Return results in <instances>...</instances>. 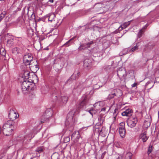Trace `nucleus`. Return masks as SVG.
Returning a JSON list of instances; mask_svg holds the SVG:
<instances>
[{
  "label": "nucleus",
  "instance_id": "obj_26",
  "mask_svg": "<svg viewBox=\"0 0 159 159\" xmlns=\"http://www.w3.org/2000/svg\"><path fill=\"white\" fill-rule=\"evenodd\" d=\"M138 46L137 44L135 46L133 47L130 50L129 52H133L135 50L138 49Z\"/></svg>",
  "mask_w": 159,
  "mask_h": 159
},
{
  "label": "nucleus",
  "instance_id": "obj_24",
  "mask_svg": "<svg viewBox=\"0 0 159 159\" xmlns=\"http://www.w3.org/2000/svg\"><path fill=\"white\" fill-rule=\"evenodd\" d=\"M68 100V98L66 96H63L61 97V101L64 104H66Z\"/></svg>",
  "mask_w": 159,
  "mask_h": 159
},
{
  "label": "nucleus",
  "instance_id": "obj_56",
  "mask_svg": "<svg viewBox=\"0 0 159 159\" xmlns=\"http://www.w3.org/2000/svg\"><path fill=\"white\" fill-rule=\"evenodd\" d=\"M109 111V109H108V110H107V111Z\"/></svg>",
  "mask_w": 159,
  "mask_h": 159
},
{
  "label": "nucleus",
  "instance_id": "obj_44",
  "mask_svg": "<svg viewBox=\"0 0 159 159\" xmlns=\"http://www.w3.org/2000/svg\"><path fill=\"white\" fill-rule=\"evenodd\" d=\"M48 2H53V0H49Z\"/></svg>",
  "mask_w": 159,
  "mask_h": 159
},
{
  "label": "nucleus",
  "instance_id": "obj_22",
  "mask_svg": "<svg viewBox=\"0 0 159 159\" xmlns=\"http://www.w3.org/2000/svg\"><path fill=\"white\" fill-rule=\"evenodd\" d=\"M6 53V52L5 49L1 47L0 48V55L2 56H5Z\"/></svg>",
  "mask_w": 159,
  "mask_h": 159
},
{
  "label": "nucleus",
  "instance_id": "obj_7",
  "mask_svg": "<svg viewBox=\"0 0 159 159\" xmlns=\"http://www.w3.org/2000/svg\"><path fill=\"white\" fill-rule=\"evenodd\" d=\"M138 120L136 117L130 118L128 119L127 121L128 126L130 128L135 127L137 123Z\"/></svg>",
  "mask_w": 159,
  "mask_h": 159
},
{
  "label": "nucleus",
  "instance_id": "obj_39",
  "mask_svg": "<svg viewBox=\"0 0 159 159\" xmlns=\"http://www.w3.org/2000/svg\"><path fill=\"white\" fill-rule=\"evenodd\" d=\"M107 108L106 107H104L103 108H102L101 110V111H105L107 110Z\"/></svg>",
  "mask_w": 159,
  "mask_h": 159
},
{
  "label": "nucleus",
  "instance_id": "obj_57",
  "mask_svg": "<svg viewBox=\"0 0 159 159\" xmlns=\"http://www.w3.org/2000/svg\"><path fill=\"white\" fill-rule=\"evenodd\" d=\"M36 159H39L38 158H36Z\"/></svg>",
  "mask_w": 159,
  "mask_h": 159
},
{
  "label": "nucleus",
  "instance_id": "obj_3",
  "mask_svg": "<svg viewBox=\"0 0 159 159\" xmlns=\"http://www.w3.org/2000/svg\"><path fill=\"white\" fill-rule=\"evenodd\" d=\"M117 75L121 80L125 81L127 74L126 70L125 68H120L117 71Z\"/></svg>",
  "mask_w": 159,
  "mask_h": 159
},
{
  "label": "nucleus",
  "instance_id": "obj_28",
  "mask_svg": "<svg viewBox=\"0 0 159 159\" xmlns=\"http://www.w3.org/2000/svg\"><path fill=\"white\" fill-rule=\"evenodd\" d=\"M152 146L151 145H150L148 149L147 153L149 155L152 152Z\"/></svg>",
  "mask_w": 159,
  "mask_h": 159
},
{
  "label": "nucleus",
  "instance_id": "obj_14",
  "mask_svg": "<svg viewBox=\"0 0 159 159\" xmlns=\"http://www.w3.org/2000/svg\"><path fill=\"white\" fill-rule=\"evenodd\" d=\"M93 43V41H91L86 43L81 44L78 48V49L80 51L85 50L86 48H89L90 45Z\"/></svg>",
  "mask_w": 159,
  "mask_h": 159
},
{
  "label": "nucleus",
  "instance_id": "obj_17",
  "mask_svg": "<svg viewBox=\"0 0 159 159\" xmlns=\"http://www.w3.org/2000/svg\"><path fill=\"white\" fill-rule=\"evenodd\" d=\"M30 72L28 70H25L22 73V78L24 80H28V79L29 78Z\"/></svg>",
  "mask_w": 159,
  "mask_h": 159
},
{
  "label": "nucleus",
  "instance_id": "obj_38",
  "mask_svg": "<svg viewBox=\"0 0 159 159\" xmlns=\"http://www.w3.org/2000/svg\"><path fill=\"white\" fill-rule=\"evenodd\" d=\"M31 18L32 19H35V15L34 13H32L31 16Z\"/></svg>",
  "mask_w": 159,
  "mask_h": 159
},
{
  "label": "nucleus",
  "instance_id": "obj_5",
  "mask_svg": "<svg viewBox=\"0 0 159 159\" xmlns=\"http://www.w3.org/2000/svg\"><path fill=\"white\" fill-rule=\"evenodd\" d=\"M121 94V91L119 89H114L112 90L111 94L109 95L107 99H110L114 98L115 96H120Z\"/></svg>",
  "mask_w": 159,
  "mask_h": 159
},
{
  "label": "nucleus",
  "instance_id": "obj_45",
  "mask_svg": "<svg viewBox=\"0 0 159 159\" xmlns=\"http://www.w3.org/2000/svg\"><path fill=\"white\" fill-rule=\"evenodd\" d=\"M12 42V41L11 40H8L7 41V43H10V42Z\"/></svg>",
  "mask_w": 159,
  "mask_h": 159
},
{
  "label": "nucleus",
  "instance_id": "obj_49",
  "mask_svg": "<svg viewBox=\"0 0 159 159\" xmlns=\"http://www.w3.org/2000/svg\"><path fill=\"white\" fill-rule=\"evenodd\" d=\"M44 120L43 121H40V122L41 123H43L44 122Z\"/></svg>",
  "mask_w": 159,
  "mask_h": 159
},
{
  "label": "nucleus",
  "instance_id": "obj_42",
  "mask_svg": "<svg viewBox=\"0 0 159 159\" xmlns=\"http://www.w3.org/2000/svg\"><path fill=\"white\" fill-rule=\"evenodd\" d=\"M80 75V72H78L77 73V74H76V77H78L79 75Z\"/></svg>",
  "mask_w": 159,
  "mask_h": 159
},
{
  "label": "nucleus",
  "instance_id": "obj_27",
  "mask_svg": "<svg viewBox=\"0 0 159 159\" xmlns=\"http://www.w3.org/2000/svg\"><path fill=\"white\" fill-rule=\"evenodd\" d=\"M43 151L42 148L41 147L38 148L35 151L36 152H38L39 153L43 152Z\"/></svg>",
  "mask_w": 159,
  "mask_h": 159
},
{
  "label": "nucleus",
  "instance_id": "obj_40",
  "mask_svg": "<svg viewBox=\"0 0 159 159\" xmlns=\"http://www.w3.org/2000/svg\"><path fill=\"white\" fill-rule=\"evenodd\" d=\"M137 85V84L136 83H134L133 84H132L131 85L132 87H135Z\"/></svg>",
  "mask_w": 159,
  "mask_h": 159
},
{
  "label": "nucleus",
  "instance_id": "obj_25",
  "mask_svg": "<svg viewBox=\"0 0 159 159\" xmlns=\"http://www.w3.org/2000/svg\"><path fill=\"white\" fill-rule=\"evenodd\" d=\"M6 14V12L5 11H3L0 14V22L5 17Z\"/></svg>",
  "mask_w": 159,
  "mask_h": 159
},
{
  "label": "nucleus",
  "instance_id": "obj_9",
  "mask_svg": "<svg viewBox=\"0 0 159 159\" xmlns=\"http://www.w3.org/2000/svg\"><path fill=\"white\" fill-rule=\"evenodd\" d=\"M31 85L30 82L28 80H24L21 85V88L22 91H25L29 89L30 85Z\"/></svg>",
  "mask_w": 159,
  "mask_h": 159
},
{
  "label": "nucleus",
  "instance_id": "obj_55",
  "mask_svg": "<svg viewBox=\"0 0 159 159\" xmlns=\"http://www.w3.org/2000/svg\"><path fill=\"white\" fill-rule=\"evenodd\" d=\"M85 84V83H84V84H83V85H84H84Z\"/></svg>",
  "mask_w": 159,
  "mask_h": 159
},
{
  "label": "nucleus",
  "instance_id": "obj_16",
  "mask_svg": "<svg viewBox=\"0 0 159 159\" xmlns=\"http://www.w3.org/2000/svg\"><path fill=\"white\" fill-rule=\"evenodd\" d=\"M133 111L131 109L128 108L121 113L123 116H130L132 114Z\"/></svg>",
  "mask_w": 159,
  "mask_h": 159
},
{
  "label": "nucleus",
  "instance_id": "obj_50",
  "mask_svg": "<svg viewBox=\"0 0 159 159\" xmlns=\"http://www.w3.org/2000/svg\"><path fill=\"white\" fill-rule=\"evenodd\" d=\"M3 157V156H1V158H0V159H1L2 158V157Z\"/></svg>",
  "mask_w": 159,
  "mask_h": 159
},
{
  "label": "nucleus",
  "instance_id": "obj_10",
  "mask_svg": "<svg viewBox=\"0 0 159 159\" xmlns=\"http://www.w3.org/2000/svg\"><path fill=\"white\" fill-rule=\"evenodd\" d=\"M82 98L83 100L82 101H81L78 106L77 108V111H79L80 109L85 105L88 102L89 100L88 98L86 95L83 96Z\"/></svg>",
  "mask_w": 159,
  "mask_h": 159
},
{
  "label": "nucleus",
  "instance_id": "obj_36",
  "mask_svg": "<svg viewBox=\"0 0 159 159\" xmlns=\"http://www.w3.org/2000/svg\"><path fill=\"white\" fill-rule=\"evenodd\" d=\"M29 9V8H28V7H27V8H26V7H24L23 8V12L24 13H25V9H26L27 10V14H28Z\"/></svg>",
  "mask_w": 159,
  "mask_h": 159
},
{
  "label": "nucleus",
  "instance_id": "obj_23",
  "mask_svg": "<svg viewBox=\"0 0 159 159\" xmlns=\"http://www.w3.org/2000/svg\"><path fill=\"white\" fill-rule=\"evenodd\" d=\"M132 156V154L130 152H127L125 155V159H131Z\"/></svg>",
  "mask_w": 159,
  "mask_h": 159
},
{
  "label": "nucleus",
  "instance_id": "obj_31",
  "mask_svg": "<svg viewBox=\"0 0 159 159\" xmlns=\"http://www.w3.org/2000/svg\"><path fill=\"white\" fill-rule=\"evenodd\" d=\"M118 113V109L117 108H116L114 111L113 116H117Z\"/></svg>",
  "mask_w": 159,
  "mask_h": 159
},
{
  "label": "nucleus",
  "instance_id": "obj_53",
  "mask_svg": "<svg viewBox=\"0 0 159 159\" xmlns=\"http://www.w3.org/2000/svg\"><path fill=\"white\" fill-rule=\"evenodd\" d=\"M108 67H109L110 68V67H110V66H108Z\"/></svg>",
  "mask_w": 159,
  "mask_h": 159
},
{
  "label": "nucleus",
  "instance_id": "obj_6",
  "mask_svg": "<svg viewBox=\"0 0 159 159\" xmlns=\"http://www.w3.org/2000/svg\"><path fill=\"white\" fill-rule=\"evenodd\" d=\"M94 129L95 133L101 134L104 132L105 128L103 127L102 125L99 124V123H97Z\"/></svg>",
  "mask_w": 159,
  "mask_h": 159
},
{
  "label": "nucleus",
  "instance_id": "obj_4",
  "mask_svg": "<svg viewBox=\"0 0 159 159\" xmlns=\"http://www.w3.org/2000/svg\"><path fill=\"white\" fill-rule=\"evenodd\" d=\"M33 57L30 54L25 55L23 57V63L25 65H30V63L33 61Z\"/></svg>",
  "mask_w": 159,
  "mask_h": 159
},
{
  "label": "nucleus",
  "instance_id": "obj_15",
  "mask_svg": "<svg viewBox=\"0 0 159 159\" xmlns=\"http://www.w3.org/2000/svg\"><path fill=\"white\" fill-rule=\"evenodd\" d=\"M52 111L51 109H47L44 113L42 116V118L43 117H45L46 119L52 116Z\"/></svg>",
  "mask_w": 159,
  "mask_h": 159
},
{
  "label": "nucleus",
  "instance_id": "obj_43",
  "mask_svg": "<svg viewBox=\"0 0 159 159\" xmlns=\"http://www.w3.org/2000/svg\"><path fill=\"white\" fill-rule=\"evenodd\" d=\"M113 116L114 120L115 121L116 119V116Z\"/></svg>",
  "mask_w": 159,
  "mask_h": 159
},
{
  "label": "nucleus",
  "instance_id": "obj_12",
  "mask_svg": "<svg viewBox=\"0 0 159 159\" xmlns=\"http://www.w3.org/2000/svg\"><path fill=\"white\" fill-rule=\"evenodd\" d=\"M121 125H120L119 131L120 136L122 138H124L125 136L126 130L125 127V124L123 123H120Z\"/></svg>",
  "mask_w": 159,
  "mask_h": 159
},
{
  "label": "nucleus",
  "instance_id": "obj_33",
  "mask_svg": "<svg viewBox=\"0 0 159 159\" xmlns=\"http://www.w3.org/2000/svg\"><path fill=\"white\" fill-rule=\"evenodd\" d=\"M6 149L5 148L3 149L1 151V153L2 154H4L6 152Z\"/></svg>",
  "mask_w": 159,
  "mask_h": 159
},
{
  "label": "nucleus",
  "instance_id": "obj_54",
  "mask_svg": "<svg viewBox=\"0 0 159 159\" xmlns=\"http://www.w3.org/2000/svg\"><path fill=\"white\" fill-rule=\"evenodd\" d=\"M1 45L0 44V48H1Z\"/></svg>",
  "mask_w": 159,
  "mask_h": 159
},
{
  "label": "nucleus",
  "instance_id": "obj_34",
  "mask_svg": "<svg viewBox=\"0 0 159 159\" xmlns=\"http://www.w3.org/2000/svg\"><path fill=\"white\" fill-rule=\"evenodd\" d=\"M71 40H72V39L69 40L67 42H66L65 44H64V45H67L68 46H69L70 44H69L70 42L71 41Z\"/></svg>",
  "mask_w": 159,
  "mask_h": 159
},
{
  "label": "nucleus",
  "instance_id": "obj_41",
  "mask_svg": "<svg viewBox=\"0 0 159 159\" xmlns=\"http://www.w3.org/2000/svg\"><path fill=\"white\" fill-rule=\"evenodd\" d=\"M148 26V25L147 24L141 30H142V31H143V30L145 29L147 26Z\"/></svg>",
  "mask_w": 159,
  "mask_h": 159
},
{
  "label": "nucleus",
  "instance_id": "obj_30",
  "mask_svg": "<svg viewBox=\"0 0 159 159\" xmlns=\"http://www.w3.org/2000/svg\"><path fill=\"white\" fill-rule=\"evenodd\" d=\"M70 141V138L68 137H64L63 139V142L64 143H67Z\"/></svg>",
  "mask_w": 159,
  "mask_h": 159
},
{
  "label": "nucleus",
  "instance_id": "obj_48",
  "mask_svg": "<svg viewBox=\"0 0 159 159\" xmlns=\"http://www.w3.org/2000/svg\"><path fill=\"white\" fill-rule=\"evenodd\" d=\"M91 110H90L89 111V112L93 116V114L91 113Z\"/></svg>",
  "mask_w": 159,
  "mask_h": 159
},
{
  "label": "nucleus",
  "instance_id": "obj_19",
  "mask_svg": "<svg viewBox=\"0 0 159 159\" xmlns=\"http://www.w3.org/2000/svg\"><path fill=\"white\" fill-rule=\"evenodd\" d=\"M12 52L15 55H16L19 53H21V51L19 48L16 47L13 48L12 50Z\"/></svg>",
  "mask_w": 159,
  "mask_h": 159
},
{
  "label": "nucleus",
  "instance_id": "obj_52",
  "mask_svg": "<svg viewBox=\"0 0 159 159\" xmlns=\"http://www.w3.org/2000/svg\"><path fill=\"white\" fill-rule=\"evenodd\" d=\"M4 0H0V1H4Z\"/></svg>",
  "mask_w": 159,
  "mask_h": 159
},
{
  "label": "nucleus",
  "instance_id": "obj_18",
  "mask_svg": "<svg viewBox=\"0 0 159 159\" xmlns=\"http://www.w3.org/2000/svg\"><path fill=\"white\" fill-rule=\"evenodd\" d=\"M131 22V20L124 23L122 25H120L119 28V30H121L123 29H124L126 28L130 24Z\"/></svg>",
  "mask_w": 159,
  "mask_h": 159
},
{
  "label": "nucleus",
  "instance_id": "obj_35",
  "mask_svg": "<svg viewBox=\"0 0 159 159\" xmlns=\"http://www.w3.org/2000/svg\"><path fill=\"white\" fill-rule=\"evenodd\" d=\"M87 63L86 61H84V66L86 67H89V66L87 64Z\"/></svg>",
  "mask_w": 159,
  "mask_h": 159
},
{
  "label": "nucleus",
  "instance_id": "obj_47",
  "mask_svg": "<svg viewBox=\"0 0 159 159\" xmlns=\"http://www.w3.org/2000/svg\"><path fill=\"white\" fill-rule=\"evenodd\" d=\"M35 67L36 68H37V69H39V68L38 67V66L37 65H35Z\"/></svg>",
  "mask_w": 159,
  "mask_h": 159
},
{
  "label": "nucleus",
  "instance_id": "obj_20",
  "mask_svg": "<svg viewBox=\"0 0 159 159\" xmlns=\"http://www.w3.org/2000/svg\"><path fill=\"white\" fill-rule=\"evenodd\" d=\"M56 16L53 13H50L48 14V21L52 22L54 21V18Z\"/></svg>",
  "mask_w": 159,
  "mask_h": 159
},
{
  "label": "nucleus",
  "instance_id": "obj_51",
  "mask_svg": "<svg viewBox=\"0 0 159 159\" xmlns=\"http://www.w3.org/2000/svg\"><path fill=\"white\" fill-rule=\"evenodd\" d=\"M148 123H149V125L148 126H150V124L149 122Z\"/></svg>",
  "mask_w": 159,
  "mask_h": 159
},
{
  "label": "nucleus",
  "instance_id": "obj_21",
  "mask_svg": "<svg viewBox=\"0 0 159 159\" xmlns=\"http://www.w3.org/2000/svg\"><path fill=\"white\" fill-rule=\"evenodd\" d=\"M99 124L102 125L104 120V117L100 115L98 118Z\"/></svg>",
  "mask_w": 159,
  "mask_h": 159
},
{
  "label": "nucleus",
  "instance_id": "obj_2",
  "mask_svg": "<svg viewBox=\"0 0 159 159\" xmlns=\"http://www.w3.org/2000/svg\"><path fill=\"white\" fill-rule=\"evenodd\" d=\"M77 122V119L75 116H73L70 113H68L67 116L66 124L69 123V125H73Z\"/></svg>",
  "mask_w": 159,
  "mask_h": 159
},
{
  "label": "nucleus",
  "instance_id": "obj_13",
  "mask_svg": "<svg viewBox=\"0 0 159 159\" xmlns=\"http://www.w3.org/2000/svg\"><path fill=\"white\" fill-rule=\"evenodd\" d=\"M149 137L147 134L146 131H143L139 136L140 139H142L143 142H146L148 139Z\"/></svg>",
  "mask_w": 159,
  "mask_h": 159
},
{
  "label": "nucleus",
  "instance_id": "obj_11",
  "mask_svg": "<svg viewBox=\"0 0 159 159\" xmlns=\"http://www.w3.org/2000/svg\"><path fill=\"white\" fill-rule=\"evenodd\" d=\"M71 139L74 143H78L80 138V135L78 131H74L71 136Z\"/></svg>",
  "mask_w": 159,
  "mask_h": 159
},
{
  "label": "nucleus",
  "instance_id": "obj_8",
  "mask_svg": "<svg viewBox=\"0 0 159 159\" xmlns=\"http://www.w3.org/2000/svg\"><path fill=\"white\" fill-rule=\"evenodd\" d=\"M19 116V114L18 113L15 111L13 110H10V112L8 115V117L10 119V120H11L13 121L16 119Z\"/></svg>",
  "mask_w": 159,
  "mask_h": 159
},
{
  "label": "nucleus",
  "instance_id": "obj_32",
  "mask_svg": "<svg viewBox=\"0 0 159 159\" xmlns=\"http://www.w3.org/2000/svg\"><path fill=\"white\" fill-rule=\"evenodd\" d=\"M143 31H142V30H141L139 31L138 34V36L139 38H140L142 36V34L143 33Z\"/></svg>",
  "mask_w": 159,
  "mask_h": 159
},
{
  "label": "nucleus",
  "instance_id": "obj_46",
  "mask_svg": "<svg viewBox=\"0 0 159 159\" xmlns=\"http://www.w3.org/2000/svg\"><path fill=\"white\" fill-rule=\"evenodd\" d=\"M2 132V129L1 127L0 126V134H1Z\"/></svg>",
  "mask_w": 159,
  "mask_h": 159
},
{
  "label": "nucleus",
  "instance_id": "obj_37",
  "mask_svg": "<svg viewBox=\"0 0 159 159\" xmlns=\"http://www.w3.org/2000/svg\"><path fill=\"white\" fill-rule=\"evenodd\" d=\"M124 157L122 155H120L119 156L117 159H124Z\"/></svg>",
  "mask_w": 159,
  "mask_h": 159
},
{
  "label": "nucleus",
  "instance_id": "obj_1",
  "mask_svg": "<svg viewBox=\"0 0 159 159\" xmlns=\"http://www.w3.org/2000/svg\"><path fill=\"white\" fill-rule=\"evenodd\" d=\"M15 122L11 120H7L3 126L2 132L7 136L12 134L14 130Z\"/></svg>",
  "mask_w": 159,
  "mask_h": 159
},
{
  "label": "nucleus",
  "instance_id": "obj_29",
  "mask_svg": "<svg viewBox=\"0 0 159 159\" xmlns=\"http://www.w3.org/2000/svg\"><path fill=\"white\" fill-rule=\"evenodd\" d=\"M58 154L56 153H54L51 156L52 159H58Z\"/></svg>",
  "mask_w": 159,
  "mask_h": 159
}]
</instances>
